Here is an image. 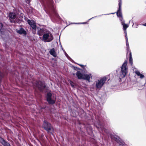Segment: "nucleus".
<instances>
[{
    "mask_svg": "<svg viewBox=\"0 0 146 146\" xmlns=\"http://www.w3.org/2000/svg\"><path fill=\"white\" fill-rule=\"evenodd\" d=\"M37 34L40 36H42V40L44 42H49L53 39L52 33L49 31L44 29L37 28Z\"/></svg>",
    "mask_w": 146,
    "mask_h": 146,
    "instance_id": "nucleus-1",
    "label": "nucleus"
},
{
    "mask_svg": "<svg viewBox=\"0 0 146 146\" xmlns=\"http://www.w3.org/2000/svg\"><path fill=\"white\" fill-rule=\"evenodd\" d=\"M120 20L121 21V24L123 26V29L124 31V33L125 34V37L126 38V46H127V49H128L129 48V44L127 36V34L126 29L129 27V24H125L124 23V21L123 20V18H121Z\"/></svg>",
    "mask_w": 146,
    "mask_h": 146,
    "instance_id": "nucleus-2",
    "label": "nucleus"
},
{
    "mask_svg": "<svg viewBox=\"0 0 146 146\" xmlns=\"http://www.w3.org/2000/svg\"><path fill=\"white\" fill-rule=\"evenodd\" d=\"M107 80L106 77H104L96 81L95 82L96 88L98 89H101Z\"/></svg>",
    "mask_w": 146,
    "mask_h": 146,
    "instance_id": "nucleus-3",
    "label": "nucleus"
},
{
    "mask_svg": "<svg viewBox=\"0 0 146 146\" xmlns=\"http://www.w3.org/2000/svg\"><path fill=\"white\" fill-rule=\"evenodd\" d=\"M127 61L125 60L122 65L120 71V75L122 78L124 77L127 74Z\"/></svg>",
    "mask_w": 146,
    "mask_h": 146,
    "instance_id": "nucleus-4",
    "label": "nucleus"
},
{
    "mask_svg": "<svg viewBox=\"0 0 146 146\" xmlns=\"http://www.w3.org/2000/svg\"><path fill=\"white\" fill-rule=\"evenodd\" d=\"M43 127L48 132L52 133L53 131V129L52 127L51 124L46 121H44Z\"/></svg>",
    "mask_w": 146,
    "mask_h": 146,
    "instance_id": "nucleus-5",
    "label": "nucleus"
},
{
    "mask_svg": "<svg viewBox=\"0 0 146 146\" xmlns=\"http://www.w3.org/2000/svg\"><path fill=\"white\" fill-rule=\"evenodd\" d=\"M46 99L48 103L51 104H54L55 102L56 98L52 96V94L50 92L48 93L46 95Z\"/></svg>",
    "mask_w": 146,
    "mask_h": 146,
    "instance_id": "nucleus-6",
    "label": "nucleus"
},
{
    "mask_svg": "<svg viewBox=\"0 0 146 146\" xmlns=\"http://www.w3.org/2000/svg\"><path fill=\"white\" fill-rule=\"evenodd\" d=\"M28 23L30 25L32 28L33 29V33L35 34L36 32V29H37V27H36V23L33 20H28L27 21Z\"/></svg>",
    "mask_w": 146,
    "mask_h": 146,
    "instance_id": "nucleus-7",
    "label": "nucleus"
},
{
    "mask_svg": "<svg viewBox=\"0 0 146 146\" xmlns=\"http://www.w3.org/2000/svg\"><path fill=\"white\" fill-rule=\"evenodd\" d=\"M9 19L11 23H15L16 17V14L13 13H10L9 15Z\"/></svg>",
    "mask_w": 146,
    "mask_h": 146,
    "instance_id": "nucleus-8",
    "label": "nucleus"
},
{
    "mask_svg": "<svg viewBox=\"0 0 146 146\" xmlns=\"http://www.w3.org/2000/svg\"><path fill=\"white\" fill-rule=\"evenodd\" d=\"M121 0H119V9L117 12V15L119 17H121L120 19L122 17V13H121Z\"/></svg>",
    "mask_w": 146,
    "mask_h": 146,
    "instance_id": "nucleus-9",
    "label": "nucleus"
},
{
    "mask_svg": "<svg viewBox=\"0 0 146 146\" xmlns=\"http://www.w3.org/2000/svg\"><path fill=\"white\" fill-rule=\"evenodd\" d=\"M36 86L40 90H42L45 87V85L44 82L41 81L37 82L36 84Z\"/></svg>",
    "mask_w": 146,
    "mask_h": 146,
    "instance_id": "nucleus-10",
    "label": "nucleus"
},
{
    "mask_svg": "<svg viewBox=\"0 0 146 146\" xmlns=\"http://www.w3.org/2000/svg\"><path fill=\"white\" fill-rule=\"evenodd\" d=\"M92 76L91 74H84L82 79L88 80L89 82L90 78H92Z\"/></svg>",
    "mask_w": 146,
    "mask_h": 146,
    "instance_id": "nucleus-11",
    "label": "nucleus"
},
{
    "mask_svg": "<svg viewBox=\"0 0 146 146\" xmlns=\"http://www.w3.org/2000/svg\"><path fill=\"white\" fill-rule=\"evenodd\" d=\"M127 54L128 52L129 53V62L131 65H132L133 64V59L132 57L131 53V51H129V48L128 49H127Z\"/></svg>",
    "mask_w": 146,
    "mask_h": 146,
    "instance_id": "nucleus-12",
    "label": "nucleus"
},
{
    "mask_svg": "<svg viewBox=\"0 0 146 146\" xmlns=\"http://www.w3.org/2000/svg\"><path fill=\"white\" fill-rule=\"evenodd\" d=\"M0 142H1L4 146H10V144L6 142L3 138H0Z\"/></svg>",
    "mask_w": 146,
    "mask_h": 146,
    "instance_id": "nucleus-13",
    "label": "nucleus"
},
{
    "mask_svg": "<svg viewBox=\"0 0 146 146\" xmlns=\"http://www.w3.org/2000/svg\"><path fill=\"white\" fill-rule=\"evenodd\" d=\"M76 75L78 79H83L84 74L81 73L80 71L77 72Z\"/></svg>",
    "mask_w": 146,
    "mask_h": 146,
    "instance_id": "nucleus-14",
    "label": "nucleus"
},
{
    "mask_svg": "<svg viewBox=\"0 0 146 146\" xmlns=\"http://www.w3.org/2000/svg\"><path fill=\"white\" fill-rule=\"evenodd\" d=\"M50 54L54 57L56 56V54L55 52V51L54 48L51 49L50 51Z\"/></svg>",
    "mask_w": 146,
    "mask_h": 146,
    "instance_id": "nucleus-15",
    "label": "nucleus"
},
{
    "mask_svg": "<svg viewBox=\"0 0 146 146\" xmlns=\"http://www.w3.org/2000/svg\"><path fill=\"white\" fill-rule=\"evenodd\" d=\"M17 32L19 34H26V32L22 28H21L20 30H17Z\"/></svg>",
    "mask_w": 146,
    "mask_h": 146,
    "instance_id": "nucleus-16",
    "label": "nucleus"
},
{
    "mask_svg": "<svg viewBox=\"0 0 146 146\" xmlns=\"http://www.w3.org/2000/svg\"><path fill=\"white\" fill-rule=\"evenodd\" d=\"M111 139L118 142V139L119 138L118 137L113 135H111Z\"/></svg>",
    "mask_w": 146,
    "mask_h": 146,
    "instance_id": "nucleus-17",
    "label": "nucleus"
},
{
    "mask_svg": "<svg viewBox=\"0 0 146 146\" xmlns=\"http://www.w3.org/2000/svg\"><path fill=\"white\" fill-rule=\"evenodd\" d=\"M136 74L138 76H140V77L141 78H142L144 77V76L140 74V72L138 71H136L135 72Z\"/></svg>",
    "mask_w": 146,
    "mask_h": 146,
    "instance_id": "nucleus-18",
    "label": "nucleus"
},
{
    "mask_svg": "<svg viewBox=\"0 0 146 146\" xmlns=\"http://www.w3.org/2000/svg\"><path fill=\"white\" fill-rule=\"evenodd\" d=\"M3 25L1 23H0V31H1L3 27Z\"/></svg>",
    "mask_w": 146,
    "mask_h": 146,
    "instance_id": "nucleus-19",
    "label": "nucleus"
},
{
    "mask_svg": "<svg viewBox=\"0 0 146 146\" xmlns=\"http://www.w3.org/2000/svg\"><path fill=\"white\" fill-rule=\"evenodd\" d=\"M65 55L66 56V57L68 59H69V58H70V57L68 56V55L67 54L66 52H65Z\"/></svg>",
    "mask_w": 146,
    "mask_h": 146,
    "instance_id": "nucleus-20",
    "label": "nucleus"
},
{
    "mask_svg": "<svg viewBox=\"0 0 146 146\" xmlns=\"http://www.w3.org/2000/svg\"><path fill=\"white\" fill-rule=\"evenodd\" d=\"M70 84L71 85V86L72 87H74V85L73 84V83L72 82H70Z\"/></svg>",
    "mask_w": 146,
    "mask_h": 146,
    "instance_id": "nucleus-21",
    "label": "nucleus"
},
{
    "mask_svg": "<svg viewBox=\"0 0 146 146\" xmlns=\"http://www.w3.org/2000/svg\"><path fill=\"white\" fill-rule=\"evenodd\" d=\"M76 24H85V23H76Z\"/></svg>",
    "mask_w": 146,
    "mask_h": 146,
    "instance_id": "nucleus-22",
    "label": "nucleus"
},
{
    "mask_svg": "<svg viewBox=\"0 0 146 146\" xmlns=\"http://www.w3.org/2000/svg\"><path fill=\"white\" fill-rule=\"evenodd\" d=\"M143 25L144 26H146V23L143 24Z\"/></svg>",
    "mask_w": 146,
    "mask_h": 146,
    "instance_id": "nucleus-23",
    "label": "nucleus"
},
{
    "mask_svg": "<svg viewBox=\"0 0 146 146\" xmlns=\"http://www.w3.org/2000/svg\"><path fill=\"white\" fill-rule=\"evenodd\" d=\"M27 3H29V1H27Z\"/></svg>",
    "mask_w": 146,
    "mask_h": 146,
    "instance_id": "nucleus-24",
    "label": "nucleus"
},
{
    "mask_svg": "<svg viewBox=\"0 0 146 146\" xmlns=\"http://www.w3.org/2000/svg\"><path fill=\"white\" fill-rule=\"evenodd\" d=\"M1 76V73L0 72V77Z\"/></svg>",
    "mask_w": 146,
    "mask_h": 146,
    "instance_id": "nucleus-25",
    "label": "nucleus"
},
{
    "mask_svg": "<svg viewBox=\"0 0 146 146\" xmlns=\"http://www.w3.org/2000/svg\"><path fill=\"white\" fill-rule=\"evenodd\" d=\"M93 17H92V18H91V19H90L89 20H90V19H92Z\"/></svg>",
    "mask_w": 146,
    "mask_h": 146,
    "instance_id": "nucleus-26",
    "label": "nucleus"
}]
</instances>
